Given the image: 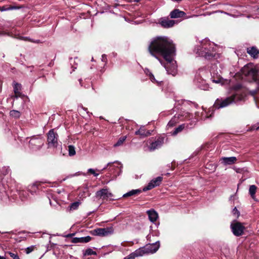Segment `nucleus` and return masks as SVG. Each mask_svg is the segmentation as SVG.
Listing matches in <instances>:
<instances>
[{"instance_id": "nucleus-1", "label": "nucleus", "mask_w": 259, "mask_h": 259, "mask_svg": "<svg viewBox=\"0 0 259 259\" xmlns=\"http://www.w3.org/2000/svg\"><path fill=\"white\" fill-rule=\"evenodd\" d=\"M148 50L149 54L157 59L162 64L159 56L164 59H168L170 56H174L176 50L172 41L166 36H157L153 38L149 45Z\"/></svg>"}, {"instance_id": "nucleus-2", "label": "nucleus", "mask_w": 259, "mask_h": 259, "mask_svg": "<svg viewBox=\"0 0 259 259\" xmlns=\"http://www.w3.org/2000/svg\"><path fill=\"white\" fill-rule=\"evenodd\" d=\"M214 46V44L210 42L209 40L204 39L201 41L200 46L198 47L196 53L206 59H210L215 56Z\"/></svg>"}, {"instance_id": "nucleus-3", "label": "nucleus", "mask_w": 259, "mask_h": 259, "mask_svg": "<svg viewBox=\"0 0 259 259\" xmlns=\"http://www.w3.org/2000/svg\"><path fill=\"white\" fill-rule=\"evenodd\" d=\"M236 98L237 96L234 95L224 99H218L214 103V106L218 109L226 107L233 103H235L238 100Z\"/></svg>"}, {"instance_id": "nucleus-4", "label": "nucleus", "mask_w": 259, "mask_h": 259, "mask_svg": "<svg viewBox=\"0 0 259 259\" xmlns=\"http://www.w3.org/2000/svg\"><path fill=\"white\" fill-rule=\"evenodd\" d=\"M174 57L170 56L168 59H165L166 63L164 64L162 63L161 65L164 67L168 74L175 76L177 72V65L176 61L174 60Z\"/></svg>"}, {"instance_id": "nucleus-5", "label": "nucleus", "mask_w": 259, "mask_h": 259, "mask_svg": "<svg viewBox=\"0 0 259 259\" xmlns=\"http://www.w3.org/2000/svg\"><path fill=\"white\" fill-rule=\"evenodd\" d=\"M92 234L99 236H107L111 235L114 232V229L112 227H107L104 228H97L93 230Z\"/></svg>"}, {"instance_id": "nucleus-6", "label": "nucleus", "mask_w": 259, "mask_h": 259, "mask_svg": "<svg viewBox=\"0 0 259 259\" xmlns=\"http://www.w3.org/2000/svg\"><path fill=\"white\" fill-rule=\"evenodd\" d=\"M231 228L233 234L236 236H240L243 233L245 229L244 226L241 223L234 221L231 224Z\"/></svg>"}, {"instance_id": "nucleus-7", "label": "nucleus", "mask_w": 259, "mask_h": 259, "mask_svg": "<svg viewBox=\"0 0 259 259\" xmlns=\"http://www.w3.org/2000/svg\"><path fill=\"white\" fill-rule=\"evenodd\" d=\"M58 135L52 129L48 133V143L49 147H56L58 145Z\"/></svg>"}, {"instance_id": "nucleus-8", "label": "nucleus", "mask_w": 259, "mask_h": 259, "mask_svg": "<svg viewBox=\"0 0 259 259\" xmlns=\"http://www.w3.org/2000/svg\"><path fill=\"white\" fill-rule=\"evenodd\" d=\"M44 140L40 137H33L29 141V145L32 149H39L44 145Z\"/></svg>"}, {"instance_id": "nucleus-9", "label": "nucleus", "mask_w": 259, "mask_h": 259, "mask_svg": "<svg viewBox=\"0 0 259 259\" xmlns=\"http://www.w3.org/2000/svg\"><path fill=\"white\" fill-rule=\"evenodd\" d=\"M164 143V138L158 137L153 142H149L150 145L148 146V150L150 151H153L159 148Z\"/></svg>"}, {"instance_id": "nucleus-10", "label": "nucleus", "mask_w": 259, "mask_h": 259, "mask_svg": "<svg viewBox=\"0 0 259 259\" xmlns=\"http://www.w3.org/2000/svg\"><path fill=\"white\" fill-rule=\"evenodd\" d=\"M162 181V177H158L155 179L152 180L148 185L143 188V191H146L148 190H150L152 188L159 186Z\"/></svg>"}, {"instance_id": "nucleus-11", "label": "nucleus", "mask_w": 259, "mask_h": 259, "mask_svg": "<svg viewBox=\"0 0 259 259\" xmlns=\"http://www.w3.org/2000/svg\"><path fill=\"white\" fill-rule=\"evenodd\" d=\"M159 246L160 243L157 241L154 243L147 245L145 247L147 253H154L158 250Z\"/></svg>"}, {"instance_id": "nucleus-12", "label": "nucleus", "mask_w": 259, "mask_h": 259, "mask_svg": "<svg viewBox=\"0 0 259 259\" xmlns=\"http://www.w3.org/2000/svg\"><path fill=\"white\" fill-rule=\"evenodd\" d=\"M147 252L145 249V247L139 248L136 250L134 252H132L128 255L126 256V259H135L136 257L143 256Z\"/></svg>"}, {"instance_id": "nucleus-13", "label": "nucleus", "mask_w": 259, "mask_h": 259, "mask_svg": "<svg viewBox=\"0 0 259 259\" xmlns=\"http://www.w3.org/2000/svg\"><path fill=\"white\" fill-rule=\"evenodd\" d=\"M96 196L97 197L102 198L103 199H107L113 196V194L109 192L107 189H103L98 191L96 193Z\"/></svg>"}, {"instance_id": "nucleus-14", "label": "nucleus", "mask_w": 259, "mask_h": 259, "mask_svg": "<svg viewBox=\"0 0 259 259\" xmlns=\"http://www.w3.org/2000/svg\"><path fill=\"white\" fill-rule=\"evenodd\" d=\"M220 160L224 165H227L235 163L237 161V158L234 156L229 157H224L221 158Z\"/></svg>"}, {"instance_id": "nucleus-15", "label": "nucleus", "mask_w": 259, "mask_h": 259, "mask_svg": "<svg viewBox=\"0 0 259 259\" xmlns=\"http://www.w3.org/2000/svg\"><path fill=\"white\" fill-rule=\"evenodd\" d=\"M147 213L148 215L149 220L152 223L156 222L158 218V213L153 209L147 210Z\"/></svg>"}, {"instance_id": "nucleus-16", "label": "nucleus", "mask_w": 259, "mask_h": 259, "mask_svg": "<svg viewBox=\"0 0 259 259\" xmlns=\"http://www.w3.org/2000/svg\"><path fill=\"white\" fill-rule=\"evenodd\" d=\"M186 14L184 12L179 9H175L170 12L169 16L171 18H178L183 17Z\"/></svg>"}, {"instance_id": "nucleus-17", "label": "nucleus", "mask_w": 259, "mask_h": 259, "mask_svg": "<svg viewBox=\"0 0 259 259\" xmlns=\"http://www.w3.org/2000/svg\"><path fill=\"white\" fill-rule=\"evenodd\" d=\"M135 135H139L141 137H145L151 135V133L149 131H146L144 126H141L140 129L135 132Z\"/></svg>"}, {"instance_id": "nucleus-18", "label": "nucleus", "mask_w": 259, "mask_h": 259, "mask_svg": "<svg viewBox=\"0 0 259 259\" xmlns=\"http://www.w3.org/2000/svg\"><path fill=\"white\" fill-rule=\"evenodd\" d=\"M175 23L176 21L175 20L169 19H163L160 22L161 26L164 28L171 27Z\"/></svg>"}, {"instance_id": "nucleus-19", "label": "nucleus", "mask_w": 259, "mask_h": 259, "mask_svg": "<svg viewBox=\"0 0 259 259\" xmlns=\"http://www.w3.org/2000/svg\"><path fill=\"white\" fill-rule=\"evenodd\" d=\"M91 237L89 236L83 237H75L72 239V242L73 243H87L90 241Z\"/></svg>"}, {"instance_id": "nucleus-20", "label": "nucleus", "mask_w": 259, "mask_h": 259, "mask_svg": "<svg viewBox=\"0 0 259 259\" xmlns=\"http://www.w3.org/2000/svg\"><path fill=\"white\" fill-rule=\"evenodd\" d=\"M247 52L248 54H249L251 56L253 57L254 58H257L258 55L259 54V50L254 47L247 48Z\"/></svg>"}, {"instance_id": "nucleus-21", "label": "nucleus", "mask_w": 259, "mask_h": 259, "mask_svg": "<svg viewBox=\"0 0 259 259\" xmlns=\"http://www.w3.org/2000/svg\"><path fill=\"white\" fill-rule=\"evenodd\" d=\"M142 190L140 189H133L131 191H130L129 192L126 193L125 194H123L122 197H130L134 195H136L137 194H140L141 193Z\"/></svg>"}, {"instance_id": "nucleus-22", "label": "nucleus", "mask_w": 259, "mask_h": 259, "mask_svg": "<svg viewBox=\"0 0 259 259\" xmlns=\"http://www.w3.org/2000/svg\"><path fill=\"white\" fill-rule=\"evenodd\" d=\"M248 74L252 76L253 80H256L257 75V69L255 68H251L248 71Z\"/></svg>"}, {"instance_id": "nucleus-23", "label": "nucleus", "mask_w": 259, "mask_h": 259, "mask_svg": "<svg viewBox=\"0 0 259 259\" xmlns=\"http://www.w3.org/2000/svg\"><path fill=\"white\" fill-rule=\"evenodd\" d=\"M126 138H127V137L126 136L120 137L118 140L117 142L114 144V147H119V146H121L123 144V143L124 142L125 140L126 139Z\"/></svg>"}, {"instance_id": "nucleus-24", "label": "nucleus", "mask_w": 259, "mask_h": 259, "mask_svg": "<svg viewBox=\"0 0 259 259\" xmlns=\"http://www.w3.org/2000/svg\"><path fill=\"white\" fill-rule=\"evenodd\" d=\"M256 190V187L255 185H251L249 189V192L252 198H254Z\"/></svg>"}, {"instance_id": "nucleus-25", "label": "nucleus", "mask_w": 259, "mask_h": 259, "mask_svg": "<svg viewBox=\"0 0 259 259\" xmlns=\"http://www.w3.org/2000/svg\"><path fill=\"white\" fill-rule=\"evenodd\" d=\"M145 72L146 74L149 76V78L152 82L158 83V81L155 79L153 74L151 72H150V71L149 70H146Z\"/></svg>"}, {"instance_id": "nucleus-26", "label": "nucleus", "mask_w": 259, "mask_h": 259, "mask_svg": "<svg viewBox=\"0 0 259 259\" xmlns=\"http://www.w3.org/2000/svg\"><path fill=\"white\" fill-rule=\"evenodd\" d=\"M68 153L70 156H72L75 155L76 152L74 146L72 145H69L68 146Z\"/></svg>"}, {"instance_id": "nucleus-27", "label": "nucleus", "mask_w": 259, "mask_h": 259, "mask_svg": "<svg viewBox=\"0 0 259 259\" xmlns=\"http://www.w3.org/2000/svg\"><path fill=\"white\" fill-rule=\"evenodd\" d=\"M10 114L12 117L14 118H19L21 115V113L19 111L17 110H11L10 112Z\"/></svg>"}, {"instance_id": "nucleus-28", "label": "nucleus", "mask_w": 259, "mask_h": 259, "mask_svg": "<svg viewBox=\"0 0 259 259\" xmlns=\"http://www.w3.org/2000/svg\"><path fill=\"white\" fill-rule=\"evenodd\" d=\"M184 127L185 124H181L179 125L178 127L175 128V131L172 133V135H176L177 134L182 131Z\"/></svg>"}, {"instance_id": "nucleus-29", "label": "nucleus", "mask_w": 259, "mask_h": 259, "mask_svg": "<svg viewBox=\"0 0 259 259\" xmlns=\"http://www.w3.org/2000/svg\"><path fill=\"white\" fill-rule=\"evenodd\" d=\"M179 116L177 117L176 116L174 117L168 123L167 125L169 127L173 126L177 122Z\"/></svg>"}, {"instance_id": "nucleus-30", "label": "nucleus", "mask_w": 259, "mask_h": 259, "mask_svg": "<svg viewBox=\"0 0 259 259\" xmlns=\"http://www.w3.org/2000/svg\"><path fill=\"white\" fill-rule=\"evenodd\" d=\"M85 255H96L97 253L91 248H88L84 253Z\"/></svg>"}, {"instance_id": "nucleus-31", "label": "nucleus", "mask_w": 259, "mask_h": 259, "mask_svg": "<svg viewBox=\"0 0 259 259\" xmlns=\"http://www.w3.org/2000/svg\"><path fill=\"white\" fill-rule=\"evenodd\" d=\"M79 204H80L79 202H74L71 204L70 209H73V210L76 209L78 208V207L79 206Z\"/></svg>"}, {"instance_id": "nucleus-32", "label": "nucleus", "mask_w": 259, "mask_h": 259, "mask_svg": "<svg viewBox=\"0 0 259 259\" xmlns=\"http://www.w3.org/2000/svg\"><path fill=\"white\" fill-rule=\"evenodd\" d=\"M14 88L15 93L16 94H19L21 89V84L19 83H16Z\"/></svg>"}, {"instance_id": "nucleus-33", "label": "nucleus", "mask_w": 259, "mask_h": 259, "mask_svg": "<svg viewBox=\"0 0 259 259\" xmlns=\"http://www.w3.org/2000/svg\"><path fill=\"white\" fill-rule=\"evenodd\" d=\"M181 116L182 117L185 116V117L184 118H182L181 119V120H183V119H184L185 118H190L191 116H192V115H191L189 113H188V112H184L183 113V114L181 115Z\"/></svg>"}, {"instance_id": "nucleus-34", "label": "nucleus", "mask_w": 259, "mask_h": 259, "mask_svg": "<svg viewBox=\"0 0 259 259\" xmlns=\"http://www.w3.org/2000/svg\"><path fill=\"white\" fill-rule=\"evenodd\" d=\"M15 9H16V8L15 7H8V8H5V7H3L0 8V10L1 11H8V10H11Z\"/></svg>"}, {"instance_id": "nucleus-35", "label": "nucleus", "mask_w": 259, "mask_h": 259, "mask_svg": "<svg viewBox=\"0 0 259 259\" xmlns=\"http://www.w3.org/2000/svg\"><path fill=\"white\" fill-rule=\"evenodd\" d=\"M10 171V169H9L8 167H4L2 168V169L1 170V172L4 175H7V174L9 173Z\"/></svg>"}, {"instance_id": "nucleus-36", "label": "nucleus", "mask_w": 259, "mask_h": 259, "mask_svg": "<svg viewBox=\"0 0 259 259\" xmlns=\"http://www.w3.org/2000/svg\"><path fill=\"white\" fill-rule=\"evenodd\" d=\"M233 214L236 217H238L240 215L239 211L237 210L236 207H235L232 211Z\"/></svg>"}, {"instance_id": "nucleus-37", "label": "nucleus", "mask_w": 259, "mask_h": 259, "mask_svg": "<svg viewBox=\"0 0 259 259\" xmlns=\"http://www.w3.org/2000/svg\"><path fill=\"white\" fill-rule=\"evenodd\" d=\"M5 254H8L13 259L18 255L17 254H15L14 253L11 252L10 251H7L5 252Z\"/></svg>"}, {"instance_id": "nucleus-38", "label": "nucleus", "mask_w": 259, "mask_h": 259, "mask_svg": "<svg viewBox=\"0 0 259 259\" xmlns=\"http://www.w3.org/2000/svg\"><path fill=\"white\" fill-rule=\"evenodd\" d=\"M88 172L94 175L95 177H97L99 175V174L96 173L95 169H94L93 168H89L88 169Z\"/></svg>"}, {"instance_id": "nucleus-39", "label": "nucleus", "mask_w": 259, "mask_h": 259, "mask_svg": "<svg viewBox=\"0 0 259 259\" xmlns=\"http://www.w3.org/2000/svg\"><path fill=\"white\" fill-rule=\"evenodd\" d=\"M33 246H30V247H28L26 248V252L27 254H28L29 253H30L31 252H32L33 250Z\"/></svg>"}, {"instance_id": "nucleus-40", "label": "nucleus", "mask_w": 259, "mask_h": 259, "mask_svg": "<svg viewBox=\"0 0 259 259\" xmlns=\"http://www.w3.org/2000/svg\"><path fill=\"white\" fill-rule=\"evenodd\" d=\"M236 198V196L235 195H232L230 197L229 201H234V200Z\"/></svg>"}, {"instance_id": "nucleus-41", "label": "nucleus", "mask_w": 259, "mask_h": 259, "mask_svg": "<svg viewBox=\"0 0 259 259\" xmlns=\"http://www.w3.org/2000/svg\"><path fill=\"white\" fill-rule=\"evenodd\" d=\"M102 61L106 63L107 62V57L105 55H103L102 56Z\"/></svg>"}, {"instance_id": "nucleus-42", "label": "nucleus", "mask_w": 259, "mask_h": 259, "mask_svg": "<svg viewBox=\"0 0 259 259\" xmlns=\"http://www.w3.org/2000/svg\"><path fill=\"white\" fill-rule=\"evenodd\" d=\"M212 82H215V83H219L220 82V79L219 78L217 79H213L212 80Z\"/></svg>"}, {"instance_id": "nucleus-43", "label": "nucleus", "mask_w": 259, "mask_h": 259, "mask_svg": "<svg viewBox=\"0 0 259 259\" xmlns=\"http://www.w3.org/2000/svg\"><path fill=\"white\" fill-rule=\"evenodd\" d=\"M20 39H24V40H27V39L28 40L29 39L27 37H20Z\"/></svg>"}, {"instance_id": "nucleus-44", "label": "nucleus", "mask_w": 259, "mask_h": 259, "mask_svg": "<svg viewBox=\"0 0 259 259\" xmlns=\"http://www.w3.org/2000/svg\"><path fill=\"white\" fill-rule=\"evenodd\" d=\"M0 259H7L4 256H0Z\"/></svg>"}, {"instance_id": "nucleus-45", "label": "nucleus", "mask_w": 259, "mask_h": 259, "mask_svg": "<svg viewBox=\"0 0 259 259\" xmlns=\"http://www.w3.org/2000/svg\"><path fill=\"white\" fill-rule=\"evenodd\" d=\"M110 164V163H108L106 166H105L102 170H104L107 168V166Z\"/></svg>"}, {"instance_id": "nucleus-46", "label": "nucleus", "mask_w": 259, "mask_h": 259, "mask_svg": "<svg viewBox=\"0 0 259 259\" xmlns=\"http://www.w3.org/2000/svg\"><path fill=\"white\" fill-rule=\"evenodd\" d=\"M14 259H20L18 255L16 256Z\"/></svg>"}, {"instance_id": "nucleus-47", "label": "nucleus", "mask_w": 259, "mask_h": 259, "mask_svg": "<svg viewBox=\"0 0 259 259\" xmlns=\"http://www.w3.org/2000/svg\"><path fill=\"white\" fill-rule=\"evenodd\" d=\"M82 108H83V109H84V110H87V109H86V108H83V107H82Z\"/></svg>"}, {"instance_id": "nucleus-48", "label": "nucleus", "mask_w": 259, "mask_h": 259, "mask_svg": "<svg viewBox=\"0 0 259 259\" xmlns=\"http://www.w3.org/2000/svg\"><path fill=\"white\" fill-rule=\"evenodd\" d=\"M35 42H38V40H36L35 41H34Z\"/></svg>"}, {"instance_id": "nucleus-49", "label": "nucleus", "mask_w": 259, "mask_h": 259, "mask_svg": "<svg viewBox=\"0 0 259 259\" xmlns=\"http://www.w3.org/2000/svg\"><path fill=\"white\" fill-rule=\"evenodd\" d=\"M203 90H206V88H203Z\"/></svg>"}, {"instance_id": "nucleus-50", "label": "nucleus", "mask_w": 259, "mask_h": 259, "mask_svg": "<svg viewBox=\"0 0 259 259\" xmlns=\"http://www.w3.org/2000/svg\"><path fill=\"white\" fill-rule=\"evenodd\" d=\"M1 34V33H0V34Z\"/></svg>"}]
</instances>
